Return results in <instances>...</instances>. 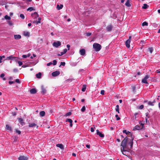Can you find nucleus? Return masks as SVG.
<instances>
[{"mask_svg":"<svg viewBox=\"0 0 160 160\" xmlns=\"http://www.w3.org/2000/svg\"><path fill=\"white\" fill-rule=\"evenodd\" d=\"M128 140V138H127V137H126L123 139V140L122 142L121 146L122 147V148H121V150L122 152L123 151H126V150H125L124 148H126V147ZM122 153L124 155V154L123 152H122Z\"/></svg>","mask_w":160,"mask_h":160,"instance_id":"1","label":"nucleus"},{"mask_svg":"<svg viewBox=\"0 0 160 160\" xmlns=\"http://www.w3.org/2000/svg\"><path fill=\"white\" fill-rule=\"evenodd\" d=\"M93 48L96 52L99 51L101 48V45L98 43H94L93 45Z\"/></svg>","mask_w":160,"mask_h":160,"instance_id":"2","label":"nucleus"},{"mask_svg":"<svg viewBox=\"0 0 160 160\" xmlns=\"http://www.w3.org/2000/svg\"><path fill=\"white\" fill-rule=\"evenodd\" d=\"M150 77V75H147L145 76L144 78L142 79V83L148 84V82H147V79Z\"/></svg>","mask_w":160,"mask_h":160,"instance_id":"3","label":"nucleus"},{"mask_svg":"<svg viewBox=\"0 0 160 160\" xmlns=\"http://www.w3.org/2000/svg\"><path fill=\"white\" fill-rule=\"evenodd\" d=\"M113 28V26L112 24L109 25L106 27V30L107 32H111Z\"/></svg>","mask_w":160,"mask_h":160,"instance_id":"4","label":"nucleus"},{"mask_svg":"<svg viewBox=\"0 0 160 160\" xmlns=\"http://www.w3.org/2000/svg\"><path fill=\"white\" fill-rule=\"evenodd\" d=\"M61 43L60 41H58L57 42H54L53 43V46L58 48L59 46L61 45Z\"/></svg>","mask_w":160,"mask_h":160,"instance_id":"5","label":"nucleus"},{"mask_svg":"<svg viewBox=\"0 0 160 160\" xmlns=\"http://www.w3.org/2000/svg\"><path fill=\"white\" fill-rule=\"evenodd\" d=\"M28 156H20L18 158V160H28Z\"/></svg>","mask_w":160,"mask_h":160,"instance_id":"6","label":"nucleus"},{"mask_svg":"<svg viewBox=\"0 0 160 160\" xmlns=\"http://www.w3.org/2000/svg\"><path fill=\"white\" fill-rule=\"evenodd\" d=\"M60 74V71H56L53 72L52 73V75L53 77H56L59 75Z\"/></svg>","mask_w":160,"mask_h":160,"instance_id":"7","label":"nucleus"},{"mask_svg":"<svg viewBox=\"0 0 160 160\" xmlns=\"http://www.w3.org/2000/svg\"><path fill=\"white\" fill-rule=\"evenodd\" d=\"M41 89L42 91L41 92V93L42 94V95H44L47 92V90L44 88V86L43 85L41 86Z\"/></svg>","mask_w":160,"mask_h":160,"instance_id":"8","label":"nucleus"},{"mask_svg":"<svg viewBox=\"0 0 160 160\" xmlns=\"http://www.w3.org/2000/svg\"><path fill=\"white\" fill-rule=\"evenodd\" d=\"M96 134L97 135H98L101 138H104V135L101 132H100L98 130H96Z\"/></svg>","mask_w":160,"mask_h":160,"instance_id":"9","label":"nucleus"},{"mask_svg":"<svg viewBox=\"0 0 160 160\" xmlns=\"http://www.w3.org/2000/svg\"><path fill=\"white\" fill-rule=\"evenodd\" d=\"M66 122H68L70 123V127H72V121L70 118H67L66 120Z\"/></svg>","mask_w":160,"mask_h":160,"instance_id":"10","label":"nucleus"},{"mask_svg":"<svg viewBox=\"0 0 160 160\" xmlns=\"http://www.w3.org/2000/svg\"><path fill=\"white\" fill-rule=\"evenodd\" d=\"M79 52L81 55L83 56L85 54L86 51L85 49H82L80 50Z\"/></svg>","mask_w":160,"mask_h":160,"instance_id":"11","label":"nucleus"},{"mask_svg":"<svg viewBox=\"0 0 160 160\" xmlns=\"http://www.w3.org/2000/svg\"><path fill=\"white\" fill-rule=\"evenodd\" d=\"M31 15L35 18H36L39 16V15L37 12H35L34 13H32Z\"/></svg>","mask_w":160,"mask_h":160,"instance_id":"12","label":"nucleus"},{"mask_svg":"<svg viewBox=\"0 0 160 160\" xmlns=\"http://www.w3.org/2000/svg\"><path fill=\"white\" fill-rule=\"evenodd\" d=\"M19 122L20 123L21 125L23 126L24 125L25 123L23 122V120L22 118H18Z\"/></svg>","mask_w":160,"mask_h":160,"instance_id":"13","label":"nucleus"},{"mask_svg":"<svg viewBox=\"0 0 160 160\" xmlns=\"http://www.w3.org/2000/svg\"><path fill=\"white\" fill-rule=\"evenodd\" d=\"M131 41H129V40H127L125 42V44L126 46L128 48H129L130 47V43Z\"/></svg>","mask_w":160,"mask_h":160,"instance_id":"14","label":"nucleus"},{"mask_svg":"<svg viewBox=\"0 0 160 160\" xmlns=\"http://www.w3.org/2000/svg\"><path fill=\"white\" fill-rule=\"evenodd\" d=\"M142 128H141V127L140 126H139L138 125H137L133 128V130H139L141 129Z\"/></svg>","mask_w":160,"mask_h":160,"instance_id":"15","label":"nucleus"},{"mask_svg":"<svg viewBox=\"0 0 160 160\" xmlns=\"http://www.w3.org/2000/svg\"><path fill=\"white\" fill-rule=\"evenodd\" d=\"M6 129L7 130H9L11 131H12V128L8 124L6 125Z\"/></svg>","mask_w":160,"mask_h":160,"instance_id":"16","label":"nucleus"},{"mask_svg":"<svg viewBox=\"0 0 160 160\" xmlns=\"http://www.w3.org/2000/svg\"><path fill=\"white\" fill-rule=\"evenodd\" d=\"M37 92V90L35 88H32L30 90V92L31 94H35Z\"/></svg>","mask_w":160,"mask_h":160,"instance_id":"17","label":"nucleus"},{"mask_svg":"<svg viewBox=\"0 0 160 160\" xmlns=\"http://www.w3.org/2000/svg\"><path fill=\"white\" fill-rule=\"evenodd\" d=\"M14 38L16 40H18L20 39L21 38V36L20 35H14Z\"/></svg>","mask_w":160,"mask_h":160,"instance_id":"18","label":"nucleus"},{"mask_svg":"<svg viewBox=\"0 0 160 160\" xmlns=\"http://www.w3.org/2000/svg\"><path fill=\"white\" fill-rule=\"evenodd\" d=\"M56 146L58 147L59 148L62 149H64V147L63 145L62 144H58L56 145Z\"/></svg>","mask_w":160,"mask_h":160,"instance_id":"19","label":"nucleus"},{"mask_svg":"<svg viewBox=\"0 0 160 160\" xmlns=\"http://www.w3.org/2000/svg\"><path fill=\"white\" fill-rule=\"evenodd\" d=\"M42 73L39 72L36 74V76L38 78H41L42 77Z\"/></svg>","mask_w":160,"mask_h":160,"instance_id":"20","label":"nucleus"},{"mask_svg":"<svg viewBox=\"0 0 160 160\" xmlns=\"http://www.w3.org/2000/svg\"><path fill=\"white\" fill-rule=\"evenodd\" d=\"M63 7V5L62 4H57V8L58 10H59L61 9Z\"/></svg>","mask_w":160,"mask_h":160,"instance_id":"21","label":"nucleus"},{"mask_svg":"<svg viewBox=\"0 0 160 160\" xmlns=\"http://www.w3.org/2000/svg\"><path fill=\"white\" fill-rule=\"evenodd\" d=\"M23 35L26 37H29L30 36L29 33L28 32L24 31L23 32Z\"/></svg>","mask_w":160,"mask_h":160,"instance_id":"22","label":"nucleus"},{"mask_svg":"<svg viewBox=\"0 0 160 160\" xmlns=\"http://www.w3.org/2000/svg\"><path fill=\"white\" fill-rule=\"evenodd\" d=\"M45 112L44 111H41L40 112L39 114L41 117H43L45 115Z\"/></svg>","mask_w":160,"mask_h":160,"instance_id":"23","label":"nucleus"},{"mask_svg":"<svg viewBox=\"0 0 160 160\" xmlns=\"http://www.w3.org/2000/svg\"><path fill=\"white\" fill-rule=\"evenodd\" d=\"M129 0H128L125 4V5L128 7H130L131 6V5L130 3Z\"/></svg>","mask_w":160,"mask_h":160,"instance_id":"24","label":"nucleus"},{"mask_svg":"<svg viewBox=\"0 0 160 160\" xmlns=\"http://www.w3.org/2000/svg\"><path fill=\"white\" fill-rule=\"evenodd\" d=\"M115 109L116 111V112H117L118 113H120L119 106L118 105H116V108Z\"/></svg>","mask_w":160,"mask_h":160,"instance_id":"25","label":"nucleus"},{"mask_svg":"<svg viewBox=\"0 0 160 160\" xmlns=\"http://www.w3.org/2000/svg\"><path fill=\"white\" fill-rule=\"evenodd\" d=\"M150 112V111L148 110V112H147L146 113V116L147 117V118H150L151 117V116L149 114Z\"/></svg>","mask_w":160,"mask_h":160,"instance_id":"26","label":"nucleus"},{"mask_svg":"<svg viewBox=\"0 0 160 160\" xmlns=\"http://www.w3.org/2000/svg\"><path fill=\"white\" fill-rule=\"evenodd\" d=\"M27 10L28 11H29L31 12V11H32V10H34V11L35 10V9L33 7H30L27 9Z\"/></svg>","mask_w":160,"mask_h":160,"instance_id":"27","label":"nucleus"},{"mask_svg":"<svg viewBox=\"0 0 160 160\" xmlns=\"http://www.w3.org/2000/svg\"><path fill=\"white\" fill-rule=\"evenodd\" d=\"M149 7L148 5L147 4H143V6L142 7V8L144 9H146Z\"/></svg>","mask_w":160,"mask_h":160,"instance_id":"28","label":"nucleus"},{"mask_svg":"<svg viewBox=\"0 0 160 160\" xmlns=\"http://www.w3.org/2000/svg\"><path fill=\"white\" fill-rule=\"evenodd\" d=\"M86 85H83L82 88V92H85L86 90Z\"/></svg>","mask_w":160,"mask_h":160,"instance_id":"29","label":"nucleus"},{"mask_svg":"<svg viewBox=\"0 0 160 160\" xmlns=\"http://www.w3.org/2000/svg\"><path fill=\"white\" fill-rule=\"evenodd\" d=\"M31 54L30 53H28V55H23L22 56V57L23 58H25L27 57H29L30 56Z\"/></svg>","mask_w":160,"mask_h":160,"instance_id":"30","label":"nucleus"},{"mask_svg":"<svg viewBox=\"0 0 160 160\" xmlns=\"http://www.w3.org/2000/svg\"><path fill=\"white\" fill-rule=\"evenodd\" d=\"M15 57H12V55L9 57H8L7 59L8 60H13V58H15Z\"/></svg>","mask_w":160,"mask_h":160,"instance_id":"31","label":"nucleus"},{"mask_svg":"<svg viewBox=\"0 0 160 160\" xmlns=\"http://www.w3.org/2000/svg\"><path fill=\"white\" fill-rule=\"evenodd\" d=\"M13 138L14 140L13 142H16L17 141L18 137L17 136H14L13 137Z\"/></svg>","mask_w":160,"mask_h":160,"instance_id":"32","label":"nucleus"},{"mask_svg":"<svg viewBox=\"0 0 160 160\" xmlns=\"http://www.w3.org/2000/svg\"><path fill=\"white\" fill-rule=\"evenodd\" d=\"M36 125H37L34 123L31 124H30L29 125V127H35L36 126Z\"/></svg>","mask_w":160,"mask_h":160,"instance_id":"33","label":"nucleus"},{"mask_svg":"<svg viewBox=\"0 0 160 160\" xmlns=\"http://www.w3.org/2000/svg\"><path fill=\"white\" fill-rule=\"evenodd\" d=\"M4 18L6 20H10L11 19V18L10 16H8V15H6L4 16Z\"/></svg>","mask_w":160,"mask_h":160,"instance_id":"34","label":"nucleus"},{"mask_svg":"<svg viewBox=\"0 0 160 160\" xmlns=\"http://www.w3.org/2000/svg\"><path fill=\"white\" fill-rule=\"evenodd\" d=\"M123 132L125 133L127 135H128L129 133H130V132L128 131H127L126 130H124L123 131Z\"/></svg>","mask_w":160,"mask_h":160,"instance_id":"35","label":"nucleus"},{"mask_svg":"<svg viewBox=\"0 0 160 160\" xmlns=\"http://www.w3.org/2000/svg\"><path fill=\"white\" fill-rule=\"evenodd\" d=\"M128 135H129L131 137V140H133L134 138V137L133 136V134L132 133H131V132H130V133H129V134Z\"/></svg>","mask_w":160,"mask_h":160,"instance_id":"36","label":"nucleus"},{"mask_svg":"<svg viewBox=\"0 0 160 160\" xmlns=\"http://www.w3.org/2000/svg\"><path fill=\"white\" fill-rule=\"evenodd\" d=\"M148 51H149V52H150V53H152L153 51V48L152 47H150L149 48H148Z\"/></svg>","mask_w":160,"mask_h":160,"instance_id":"37","label":"nucleus"},{"mask_svg":"<svg viewBox=\"0 0 160 160\" xmlns=\"http://www.w3.org/2000/svg\"><path fill=\"white\" fill-rule=\"evenodd\" d=\"M72 114V112H68L65 115V116L66 117L70 116Z\"/></svg>","mask_w":160,"mask_h":160,"instance_id":"38","label":"nucleus"},{"mask_svg":"<svg viewBox=\"0 0 160 160\" xmlns=\"http://www.w3.org/2000/svg\"><path fill=\"white\" fill-rule=\"evenodd\" d=\"M142 25L143 26H147L148 25V23L146 22H144L142 23Z\"/></svg>","mask_w":160,"mask_h":160,"instance_id":"39","label":"nucleus"},{"mask_svg":"<svg viewBox=\"0 0 160 160\" xmlns=\"http://www.w3.org/2000/svg\"><path fill=\"white\" fill-rule=\"evenodd\" d=\"M86 110V107L85 106H83L81 109L82 112H84Z\"/></svg>","mask_w":160,"mask_h":160,"instance_id":"40","label":"nucleus"},{"mask_svg":"<svg viewBox=\"0 0 160 160\" xmlns=\"http://www.w3.org/2000/svg\"><path fill=\"white\" fill-rule=\"evenodd\" d=\"M72 81V79H68L65 81V82L66 83L71 82Z\"/></svg>","mask_w":160,"mask_h":160,"instance_id":"41","label":"nucleus"},{"mask_svg":"<svg viewBox=\"0 0 160 160\" xmlns=\"http://www.w3.org/2000/svg\"><path fill=\"white\" fill-rule=\"evenodd\" d=\"M8 24L10 26H11L13 24V23L12 22L10 21H8Z\"/></svg>","mask_w":160,"mask_h":160,"instance_id":"42","label":"nucleus"},{"mask_svg":"<svg viewBox=\"0 0 160 160\" xmlns=\"http://www.w3.org/2000/svg\"><path fill=\"white\" fill-rule=\"evenodd\" d=\"M16 132L18 134H20L21 133V132L20 130H18L16 128L15 129Z\"/></svg>","mask_w":160,"mask_h":160,"instance_id":"43","label":"nucleus"},{"mask_svg":"<svg viewBox=\"0 0 160 160\" xmlns=\"http://www.w3.org/2000/svg\"><path fill=\"white\" fill-rule=\"evenodd\" d=\"M65 62H61L60 63V65L59 66V67H60L61 65L63 66H65Z\"/></svg>","mask_w":160,"mask_h":160,"instance_id":"44","label":"nucleus"},{"mask_svg":"<svg viewBox=\"0 0 160 160\" xmlns=\"http://www.w3.org/2000/svg\"><path fill=\"white\" fill-rule=\"evenodd\" d=\"M115 117L116 118V120L118 121L120 119V118L118 116V115L116 114L115 115Z\"/></svg>","mask_w":160,"mask_h":160,"instance_id":"45","label":"nucleus"},{"mask_svg":"<svg viewBox=\"0 0 160 160\" xmlns=\"http://www.w3.org/2000/svg\"><path fill=\"white\" fill-rule=\"evenodd\" d=\"M144 108V105H140L138 108L139 109H142Z\"/></svg>","mask_w":160,"mask_h":160,"instance_id":"46","label":"nucleus"},{"mask_svg":"<svg viewBox=\"0 0 160 160\" xmlns=\"http://www.w3.org/2000/svg\"><path fill=\"white\" fill-rule=\"evenodd\" d=\"M57 63V61L56 60H53V61L52 64L53 65H56Z\"/></svg>","mask_w":160,"mask_h":160,"instance_id":"47","label":"nucleus"},{"mask_svg":"<svg viewBox=\"0 0 160 160\" xmlns=\"http://www.w3.org/2000/svg\"><path fill=\"white\" fill-rule=\"evenodd\" d=\"M133 142L132 140H131L130 148H132L133 147Z\"/></svg>","mask_w":160,"mask_h":160,"instance_id":"48","label":"nucleus"},{"mask_svg":"<svg viewBox=\"0 0 160 160\" xmlns=\"http://www.w3.org/2000/svg\"><path fill=\"white\" fill-rule=\"evenodd\" d=\"M20 17L22 19H24L25 18L24 15L22 14H20Z\"/></svg>","mask_w":160,"mask_h":160,"instance_id":"49","label":"nucleus"},{"mask_svg":"<svg viewBox=\"0 0 160 160\" xmlns=\"http://www.w3.org/2000/svg\"><path fill=\"white\" fill-rule=\"evenodd\" d=\"M41 20V18H39L38 19V21H37V23H40L41 22L40 21Z\"/></svg>","mask_w":160,"mask_h":160,"instance_id":"50","label":"nucleus"},{"mask_svg":"<svg viewBox=\"0 0 160 160\" xmlns=\"http://www.w3.org/2000/svg\"><path fill=\"white\" fill-rule=\"evenodd\" d=\"M148 105H151L152 106H154V104H153L152 102H151V101H149L148 102Z\"/></svg>","mask_w":160,"mask_h":160,"instance_id":"51","label":"nucleus"},{"mask_svg":"<svg viewBox=\"0 0 160 160\" xmlns=\"http://www.w3.org/2000/svg\"><path fill=\"white\" fill-rule=\"evenodd\" d=\"M139 124L142 126V128H143L144 127V124L142 123L141 121H140V122H139Z\"/></svg>","mask_w":160,"mask_h":160,"instance_id":"52","label":"nucleus"},{"mask_svg":"<svg viewBox=\"0 0 160 160\" xmlns=\"http://www.w3.org/2000/svg\"><path fill=\"white\" fill-rule=\"evenodd\" d=\"M91 34H92L91 33L87 32L86 33V36L87 37H89V36H90Z\"/></svg>","mask_w":160,"mask_h":160,"instance_id":"53","label":"nucleus"},{"mask_svg":"<svg viewBox=\"0 0 160 160\" xmlns=\"http://www.w3.org/2000/svg\"><path fill=\"white\" fill-rule=\"evenodd\" d=\"M14 81V82H16L18 83H20V82L19 80L18 79H16V80Z\"/></svg>","mask_w":160,"mask_h":160,"instance_id":"54","label":"nucleus"},{"mask_svg":"<svg viewBox=\"0 0 160 160\" xmlns=\"http://www.w3.org/2000/svg\"><path fill=\"white\" fill-rule=\"evenodd\" d=\"M18 63L19 64V66H21L23 64L22 62L21 61H18Z\"/></svg>","mask_w":160,"mask_h":160,"instance_id":"55","label":"nucleus"},{"mask_svg":"<svg viewBox=\"0 0 160 160\" xmlns=\"http://www.w3.org/2000/svg\"><path fill=\"white\" fill-rule=\"evenodd\" d=\"M104 92H105L104 90H102L101 91L100 93L101 94L103 95L104 94Z\"/></svg>","mask_w":160,"mask_h":160,"instance_id":"56","label":"nucleus"},{"mask_svg":"<svg viewBox=\"0 0 160 160\" xmlns=\"http://www.w3.org/2000/svg\"><path fill=\"white\" fill-rule=\"evenodd\" d=\"M5 74L3 73H2L0 75V77L1 78H3Z\"/></svg>","mask_w":160,"mask_h":160,"instance_id":"57","label":"nucleus"},{"mask_svg":"<svg viewBox=\"0 0 160 160\" xmlns=\"http://www.w3.org/2000/svg\"><path fill=\"white\" fill-rule=\"evenodd\" d=\"M13 71L14 72H18V70L17 68H14L13 69Z\"/></svg>","mask_w":160,"mask_h":160,"instance_id":"58","label":"nucleus"},{"mask_svg":"<svg viewBox=\"0 0 160 160\" xmlns=\"http://www.w3.org/2000/svg\"><path fill=\"white\" fill-rule=\"evenodd\" d=\"M138 114V113L137 112L135 113L134 114V116L135 117V119L136 120H137L136 118L137 117L136 116Z\"/></svg>","mask_w":160,"mask_h":160,"instance_id":"59","label":"nucleus"},{"mask_svg":"<svg viewBox=\"0 0 160 160\" xmlns=\"http://www.w3.org/2000/svg\"><path fill=\"white\" fill-rule=\"evenodd\" d=\"M52 64V63L51 62H50L48 63L47 64V66H50V65H51Z\"/></svg>","mask_w":160,"mask_h":160,"instance_id":"60","label":"nucleus"},{"mask_svg":"<svg viewBox=\"0 0 160 160\" xmlns=\"http://www.w3.org/2000/svg\"><path fill=\"white\" fill-rule=\"evenodd\" d=\"M14 81H9L8 82V83L10 85L12 84V83H14Z\"/></svg>","mask_w":160,"mask_h":160,"instance_id":"61","label":"nucleus"},{"mask_svg":"<svg viewBox=\"0 0 160 160\" xmlns=\"http://www.w3.org/2000/svg\"><path fill=\"white\" fill-rule=\"evenodd\" d=\"M12 113L13 116H15L17 114V113L15 112H12Z\"/></svg>","mask_w":160,"mask_h":160,"instance_id":"62","label":"nucleus"},{"mask_svg":"<svg viewBox=\"0 0 160 160\" xmlns=\"http://www.w3.org/2000/svg\"><path fill=\"white\" fill-rule=\"evenodd\" d=\"M67 51V50L66 48L64 49L63 50V52L64 54L66 53Z\"/></svg>","mask_w":160,"mask_h":160,"instance_id":"63","label":"nucleus"},{"mask_svg":"<svg viewBox=\"0 0 160 160\" xmlns=\"http://www.w3.org/2000/svg\"><path fill=\"white\" fill-rule=\"evenodd\" d=\"M91 131L92 132H94V128H93L92 127H91L90 128Z\"/></svg>","mask_w":160,"mask_h":160,"instance_id":"64","label":"nucleus"}]
</instances>
